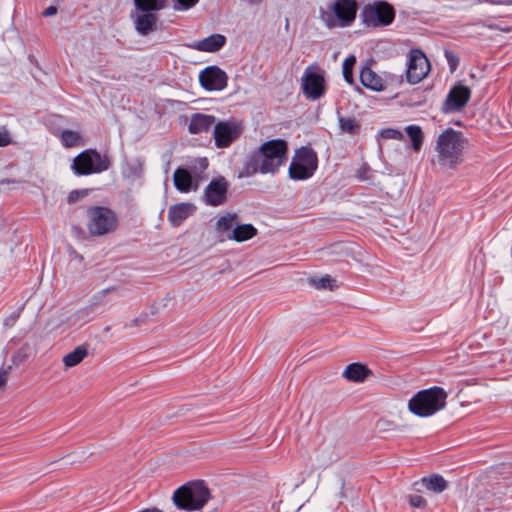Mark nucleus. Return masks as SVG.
<instances>
[{"mask_svg":"<svg viewBox=\"0 0 512 512\" xmlns=\"http://www.w3.org/2000/svg\"><path fill=\"white\" fill-rule=\"evenodd\" d=\"M469 507L478 512L512 509V480L500 479L487 486L477 487L469 498Z\"/></svg>","mask_w":512,"mask_h":512,"instance_id":"f257e3e1","label":"nucleus"},{"mask_svg":"<svg viewBox=\"0 0 512 512\" xmlns=\"http://www.w3.org/2000/svg\"><path fill=\"white\" fill-rule=\"evenodd\" d=\"M288 145L285 140L274 139L263 143L249 157L242 176L256 173H275L287 158Z\"/></svg>","mask_w":512,"mask_h":512,"instance_id":"f03ea898","label":"nucleus"},{"mask_svg":"<svg viewBox=\"0 0 512 512\" xmlns=\"http://www.w3.org/2000/svg\"><path fill=\"white\" fill-rule=\"evenodd\" d=\"M212 498L211 491L203 480H191L178 487L171 500L178 510L199 511Z\"/></svg>","mask_w":512,"mask_h":512,"instance_id":"7ed1b4c3","label":"nucleus"},{"mask_svg":"<svg viewBox=\"0 0 512 512\" xmlns=\"http://www.w3.org/2000/svg\"><path fill=\"white\" fill-rule=\"evenodd\" d=\"M466 139L461 132L452 128L442 132L436 142L438 162L441 166L454 169L463 161Z\"/></svg>","mask_w":512,"mask_h":512,"instance_id":"20e7f679","label":"nucleus"},{"mask_svg":"<svg viewBox=\"0 0 512 512\" xmlns=\"http://www.w3.org/2000/svg\"><path fill=\"white\" fill-rule=\"evenodd\" d=\"M447 397L448 394L442 387L424 389L408 401V410L418 417H430L446 407Z\"/></svg>","mask_w":512,"mask_h":512,"instance_id":"39448f33","label":"nucleus"},{"mask_svg":"<svg viewBox=\"0 0 512 512\" xmlns=\"http://www.w3.org/2000/svg\"><path fill=\"white\" fill-rule=\"evenodd\" d=\"M109 167V157L93 149L81 152L74 158L72 164V170L77 175L97 174L108 170Z\"/></svg>","mask_w":512,"mask_h":512,"instance_id":"423d86ee","label":"nucleus"},{"mask_svg":"<svg viewBox=\"0 0 512 512\" xmlns=\"http://www.w3.org/2000/svg\"><path fill=\"white\" fill-rule=\"evenodd\" d=\"M87 228L92 236H102L114 231L118 224L116 214L109 208L95 206L87 211Z\"/></svg>","mask_w":512,"mask_h":512,"instance_id":"0eeeda50","label":"nucleus"},{"mask_svg":"<svg viewBox=\"0 0 512 512\" xmlns=\"http://www.w3.org/2000/svg\"><path fill=\"white\" fill-rule=\"evenodd\" d=\"M362 22L367 27L378 28L390 25L395 18V10L386 1H375L364 6L361 12Z\"/></svg>","mask_w":512,"mask_h":512,"instance_id":"6e6552de","label":"nucleus"},{"mask_svg":"<svg viewBox=\"0 0 512 512\" xmlns=\"http://www.w3.org/2000/svg\"><path fill=\"white\" fill-rule=\"evenodd\" d=\"M318 159L316 153L307 147L296 151L289 167V176L293 180L310 178L317 169Z\"/></svg>","mask_w":512,"mask_h":512,"instance_id":"1a4fd4ad","label":"nucleus"},{"mask_svg":"<svg viewBox=\"0 0 512 512\" xmlns=\"http://www.w3.org/2000/svg\"><path fill=\"white\" fill-rule=\"evenodd\" d=\"M430 71V63L420 49H412L409 52V61L406 70V80L410 84L421 82Z\"/></svg>","mask_w":512,"mask_h":512,"instance_id":"9d476101","label":"nucleus"},{"mask_svg":"<svg viewBox=\"0 0 512 512\" xmlns=\"http://www.w3.org/2000/svg\"><path fill=\"white\" fill-rule=\"evenodd\" d=\"M243 127L241 123L230 120L215 123L213 137L217 148H227L242 133Z\"/></svg>","mask_w":512,"mask_h":512,"instance_id":"9b49d317","label":"nucleus"},{"mask_svg":"<svg viewBox=\"0 0 512 512\" xmlns=\"http://www.w3.org/2000/svg\"><path fill=\"white\" fill-rule=\"evenodd\" d=\"M470 97V88L461 83H457L449 91L443 104L442 111L445 113L459 112L466 106Z\"/></svg>","mask_w":512,"mask_h":512,"instance_id":"f8f14e48","label":"nucleus"},{"mask_svg":"<svg viewBox=\"0 0 512 512\" xmlns=\"http://www.w3.org/2000/svg\"><path fill=\"white\" fill-rule=\"evenodd\" d=\"M199 81L206 90H223L227 86V74L217 66H210L201 71Z\"/></svg>","mask_w":512,"mask_h":512,"instance_id":"ddd939ff","label":"nucleus"},{"mask_svg":"<svg viewBox=\"0 0 512 512\" xmlns=\"http://www.w3.org/2000/svg\"><path fill=\"white\" fill-rule=\"evenodd\" d=\"M302 90L305 96L317 100L325 93V79L323 75L306 70L302 77Z\"/></svg>","mask_w":512,"mask_h":512,"instance_id":"4468645a","label":"nucleus"},{"mask_svg":"<svg viewBox=\"0 0 512 512\" xmlns=\"http://www.w3.org/2000/svg\"><path fill=\"white\" fill-rule=\"evenodd\" d=\"M228 182L224 177L212 180L205 189L204 200L208 205L219 206L227 199Z\"/></svg>","mask_w":512,"mask_h":512,"instance_id":"2eb2a0df","label":"nucleus"},{"mask_svg":"<svg viewBox=\"0 0 512 512\" xmlns=\"http://www.w3.org/2000/svg\"><path fill=\"white\" fill-rule=\"evenodd\" d=\"M238 221L239 215L235 212H225L216 219L215 232L220 241H230Z\"/></svg>","mask_w":512,"mask_h":512,"instance_id":"dca6fc26","label":"nucleus"},{"mask_svg":"<svg viewBox=\"0 0 512 512\" xmlns=\"http://www.w3.org/2000/svg\"><path fill=\"white\" fill-rule=\"evenodd\" d=\"M357 2L355 0H335L332 10L342 26L350 25L356 18Z\"/></svg>","mask_w":512,"mask_h":512,"instance_id":"f3484780","label":"nucleus"},{"mask_svg":"<svg viewBox=\"0 0 512 512\" xmlns=\"http://www.w3.org/2000/svg\"><path fill=\"white\" fill-rule=\"evenodd\" d=\"M484 389L482 386L466 383L464 387L458 390L456 399L462 408L470 407L481 402Z\"/></svg>","mask_w":512,"mask_h":512,"instance_id":"a211bd4d","label":"nucleus"},{"mask_svg":"<svg viewBox=\"0 0 512 512\" xmlns=\"http://www.w3.org/2000/svg\"><path fill=\"white\" fill-rule=\"evenodd\" d=\"M413 487L418 492H420L423 488L427 492L440 494L449 487V482L439 474H431L421 478L418 481H415L413 483Z\"/></svg>","mask_w":512,"mask_h":512,"instance_id":"6ab92c4d","label":"nucleus"},{"mask_svg":"<svg viewBox=\"0 0 512 512\" xmlns=\"http://www.w3.org/2000/svg\"><path fill=\"white\" fill-rule=\"evenodd\" d=\"M159 17L156 13L137 14L134 25L141 36H147L158 30Z\"/></svg>","mask_w":512,"mask_h":512,"instance_id":"aec40b11","label":"nucleus"},{"mask_svg":"<svg viewBox=\"0 0 512 512\" xmlns=\"http://www.w3.org/2000/svg\"><path fill=\"white\" fill-rule=\"evenodd\" d=\"M195 210L196 207L191 203H179L169 208L168 219L173 226L177 227L190 217Z\"/></svg>","mask_w":512,"mask_h":512,"instance_id":"412c9836","label":"nucleus"},{"mask_svg":"<svg viewBox=\"0 0 512 512\" xmlns=\"http://www.w3.org/2000/svg\"><path fill=\"white\" fill-rule=\"evenodd\" d=\"M226 43V38L221 34H213L209 37L195 41L190 47L197 51L202 52H216L220 50Z\"/></svg>","mask_w":512,"mask_h":512,"instance_id":"4be33fe9","label":"nucleus"},{"mask_svg":"<svg viewBox=\"0 0 512 512\" xmlns=\"http://www.w3.org/2000/svg\"><path fill=\"white\" fill-rule=\"evenodd\" d=\"M216 119L213 115H206L202 113H195L191 116L188 130L191 134H200L209 131L214 125Z\"/></svg>","mask_w":512,"mask_h":512,"instance_id":"5701e85b","label":"nucleus"},{"mask_svg":"<svg viewBox=\"0 0 512 512\" xmlns=\"http://www.w3.org/2000/svg\"><path fill=\"white\" fill-rule=\"evenodd\" d=\"M174 185L180 192L197 190L199 185L193 181L191 173L184 168H177L173 175Z\"/></svg>","mask_w":512,"mask_h":512,"instance_id":"b1692460","label":"nucleus"},{"mask_svg":"<svg viewBox=\"0 0 512 512\" xmlns=\"http://www.w3.org/2000/svg\"><path fill=\"white\" fill-rule=\"evenodd\" d=\"M372 374L371 370L361 363L349 364L343 371V377L352 382H363Z\"/></svg>","mask_w":512,"mask_h":512,"instance_id":"393cba45","label":"nucleus"},{"mask_svg":"<svg viewBox=\"0 0 512 512\" xmlns=\"http://www.w3.org/2000/svg\"><path fill=\"white\" fill-rule=\"evenodd\" d=\"M257 235V229L249 223H240L238 221L237 225L234 228L230 241L235 242H245Z\"/></svg>","mask_w":512,"mask_h":512,"instance_id":"a878e982","label":"nucleus"},{"mask_svg":"<svg viewBox=\"0 0 512 512\" xmlns=\"http://www.w3.org/2000/svg\"><path fill=\"white\" fill-rule=\"evenodd\" d=\"M361 83L372 90H383V82L379 75H377L371 68L364 67L360 72Z\"/></svg>","mask_w":512,"mask_h":512,"instance_id":"bb28decb","label":"nucleus"},{"mask_svg":"<svg viewBox=\"0 0 512 512\" xmlns=\"http://www.w3.org/2000/svg\"><path fill=\"white\" fill-rule=\"evenodd\" d=\"M87 355V349L84 346H78L63 357V363L66 368H71L81 363Z\"/></svg>","mask_w":512,"mask_h":512,"instance_id":"cd10ccee","label":"nucleus"},{"mask_svg":"<svg viewBox=\"0 0 512 512\" xmlns=\"http://www.w3.org/2000/svg\"><path fill=\"white\" fill-rule=\"evenodd\" d=\"M134 4L142 13H155L165 8V0H134Z\"/></svg>","mask_w":512,"mask_h":512,"instance_id":"c85d7f7f","label":"nucleus"},{"mask_svg":"<svg viewBox=\"0 0 512 512\" xmlns=\"http://www.w3.org/2000/svg\"><path fill=\"white\" fill-rule=\"evenodd\" d=\"M405 131L412 142L413 150L418 152L424 140L422 129L417 125H409L405 128Z\"/></svg>","mask_w":512,"mask_h":512,"instance_id":"c756f323","label":"nucleus"},{"mask_svg":"<svg viewBox=\"0 0 512 512\" xmlns=\"http://www.w3.org/2000/svg\"><path fill=\"white\" fill-rule=\"evenodd\" d=\"M309 282L314 288H316L318 290L333 291L338 287L335 279H333L330 275H324L322 277L310 278Z\"/></svg>","mask_w":512,"mask_h":512,"instance_id":"7c9ffc66","label":"nucleus"},{"mask_svg":"<svg viewBox=\"0 0 512 512\" xmlns=\"http://www.w3.org/2000/svg\"><path fill=\"white\" fill-rule=\"evenodd\" d=\"M61 140L65 147H74L82 144V137L77 131L63 130Z\"/></svg>","mask_w":512,"mask_h":512,"instance_id":"2f4dec72","label":"nucleus"},{"mask_svg":"<svg viewBox=\"0 0 512 512\" xmlns=\"http://www.w3.org/2000/svg\"><path fill=\"white\" fill-rule=\"evenodd\" d=\"M339 127L342 133L356 134L359 130V123L355 118L340 117Z\"/></svg>","mask_w":512,"mask_h":512,"instance_id":"473e14b6","label":"nucleus"},{"mask_svg":"<svg viewBox=\"0 0 512 512\" xmlns=\"http://www.w3.org/2000/svg\"><path fill=\"white\" fill-rule=\"evenodd\" d=\"M356 63V57L354 55H350L344 60L343 63V76L346 82L349 84L353 83V67Z\"/></svg>","mask_w":512,"mask_h":512,"instance_id":"72a5a7b5","label":"nucleus"},{"mask_svg":"<svg viewBox=\"0 0 512 512\" xmlns=\"http://www.w3.org/2000/svg\"><path fill=\"white\" fill-rule=\"evenodd\" d=\"M409 503L411 508L414 509H425L427 506L426 499L421 495H410L409 496Z\"/></svg>","mask_w":512,"mask_h":512,"instance_id":"f704fd0d","label":"nucleus"},{"mask_svg":"<svg viewBox=\"0 0 512 512\" xmlns=\"http://www.w3.org/2000/svg\"><path fill=\"white\" fill-rule=\"evenodd\" d=\"M174 1V10L175 11H183L188 10L195 6L199 0H173Z\"/></svg>","mask_w":512,"mask_h":512,"instance_id":"c9c22d12","label":"nucleus"},{"mask_svg":"<svg viewBox=\"0 0 512 512\" xmlns=\"http://www.w3.org/2000/svg\"><path fill=\"white\" fill-rule=\"evenodd\" d=\"M144 161L141 158L134 159L132 165H130V174L135 177H140L143 174Z\"/></svg>","mask_w":512,"mask_h":512,"instance_id":"e433bc0d","label":"nucleus"},{"mask_svg":"<svg viewBox=\"0 0 512 512\" xmlns=\"http://www.w3.org/2000/svg\"><path fill=\"white\" fill-rule=\"evenodd\" d=\"M381 136L384 139H397L402 140L403 134L401 131L396 129H385L381 132Z\"/></svg>","mask_w":512,"mask_h":512,"instance_id":"4c0bfd02","label":"nucleus"},{"mask_svg":"<svg viewBox=\"0 0 512 512\" xmlns=\"http://www.w3.org/2000/svg\"><path fill=\"white\" fill-rule=\"evenodd\" d=\"M88 194V190H73L68 196V203H74L78 199L85 197Z\"/></svg>","mask_w":512,"mask_h":512,"instance_id":"58836bf2","label":"nucleus"},{"mask_svg":"<svg viewBox=\"0 0 512 512\" xmlns=\"http://www.w3.org/2000/svg\"><path fill=\"white\" fill-rule=\"evenodd\" d=\"M10 367L0 370V391L5 390L8 381Z\"/></svg>","mask_w":512,"mask_h":512,"instance_id":"ea45409f","label":"nucleus"},{"mask_svg":"<svg viewBox=\"0 0 512 512\" xmlns=\"http://www.w3.org/2000/svg\"><path fill=\"white\" fill-rule=\"evenodd\" d=\"M476 4L489 3L492 5H512V0H475Z\"/></svg>","mask_w":512,"mask_h":512,"instance_id":"a19ab883","label":"nucleus"},{"mask_svg":"<svg viewBox=\"0 0 512 512\" xmlns=\"http://www.w3.org/2000/svg\"><path fill=\"white\" fill-rule=\"evenodd\" d=\"M446 59L451 67L452 70H454L458 64V58L454 55L453 52L446 50L445 51Z\"/></svg>","mask_w":512,"mask_h":512,"instance_id":"79ce46f5","label":"nucleus"},{"mask_svg":"<svg viewBox=\"0 0 512 512\" xmlns=\"http://www.w3.org/2000/svg\"><path fill=\"white\" fill-rule=\"evenodd\" d=\"M11 143V137L7 130H0V147L8 146Z\"/></svg>","mask_w":512,"mask_h":512,"instance_id":"37998d69","label":"nucleus"},{"mask_svg":"<svg viewBox=\"0 0 512 512\" xmlns=\"http://www.w3.org/2000/svg\"><path fill=\"white\" fill-rule=\"evenodd\" d=\"M147 319H148V315L147 314H141L140 316L136 317L133 320V325L134 326L144 325L147 322Z\"/></svg>","mask_w":512,"mask_h":512,"instance_id":"c03bdc74","label":"nucleus"},{"mask_svg":"<svg viewBox=\"0 0 512 512\" xmlns=\"http://www.w3.org/2000/svg\"><path fill=\"white\" fill-rule=\"evenodd\" d=\"M369 171V167L367 165H363L359 170H358V177L361 179V180H367L368 179V176H367V173Z\"/></svg>","mask_w":512,"mask_h":512,"instance_id":"a18cd8bd","label":"nucleus"},{"mask_svg":"<svg viewBox=\"0 0 512 512\" xmlns=\"http://www.w3.org/2000/svg\"><path fill=\"white\" fill-rule=\"evenodd\" d=\"M56 13H57V8L55 6H49L44 10L43 15L46 17H49V16L55 15Z\"/></svg>","mask_w":512,"mask_h":512,"instance_id":"49530a36","label":"nucleus"},{"mask_svg":"<svg viewBox=\"0 0 512 512\" xmlns=\"http://www.w3.org/2000/svg\"><path fill=\"white\" fill-rule=\"evenodd\" d=\"M486 26H487L489 29L500 30V31H502V32H506V33H508V32H510V31H512V28H511V27H504V28H501V27H499V26H498V25H496V24H488V25H486Z\"/></svg>","mask_w":512,"mask_h":512,"instance_id":"de8ad7c7","label":"nucleus"},{"mask_svg":"<svg viewBox=\"0 0 512 512\" xmlns=\"http://www.w3.org/2000/svg\"><path fill=\"white\" fill-rule=\"evenodd\" d=\"M338 485H339V488H340V493H341V495H342V494H343V489H344V485H345V483H344V481H343L342 479H340V480L338 481Z\"/></svg>","mask_w":512,"mask_h":512,"instance_id":"09e8293b","label":"nucleus"},{"mask_svg":"<svg viewBox=\"0 0 512 512\" xmlns=\"http://www.w3.org/2000/svg\"><path fill=\"white\" fill-rule=\"evenodd\" d=\"M141 512H160V511L158 509H153V510L145 509V510H142Z\"/></svg>","mask_w":512,"mask_h":512,"instance_id":"8fccbe9b","label":"nucleus"},{"mask_svg":"<svg viewBox=\"0 0 512 512\" xmlns=\"http://www.w3.org/2000/svg\"><path fill=\"white\" fill-rule=\"evenodd\" d=\"M288 28H289V20H288V19H286L285 29H286V30H288Z\"/></svg>","mask_w":512,"mask_h":512,"instance_id":"3c124183","label":"nucleus"}]
</instances>
